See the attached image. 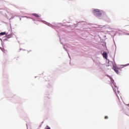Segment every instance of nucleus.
Listing matches in <instances>:
<instances>
[{
  "mask_svg": "<svg viewBox=\"0 0 129 129\" xmlns=\"http://www.w3.org/2000/svg\"><path fill=\"white\" fill-rule=\"evenodd\" d=\"M93 13L96 17H101V15H102L101 11L98 9H94Z\"/></svg>",
  "mask_w": 129,
  "mask_h": 129,
  "instance_id": "f257e3e1",
  "label": "nucleus"
},
{
  "mask_svg": "<svg viewBox=\"0 0 129 129\" xmlns=\"http://www.w3.org/2000/svg\"><path fill=\"white\" fill-rule=\"evenodd\" d=\"M113 69L117 74H118L119 73V70H120V68L113 66Z\"/></svg>",
  "mask_w": 129,
  "mask_h": 129,
  "instance_id": "f03ea898",
  "label": "nucleus"
},
{
  "mask_svg": "<svg viewBox=\"0 0 129 129\" xmlns=\"http://www.w3.org/2000/svg\"><path fill=\"white\" fill-rule=\"evenodd\" d=\"M103 57L106 59H107V53H106L105 51H104L103 53Z\"/></svg>",
  "mask_w": 129,
  "mask_h": 129,
  "instance_id": "7ed1b4c3",
  "label": "nucleus"
},
{
  "mask_svg": "<svg viewBox=\"0 0 129 129\" xmlns=\"http://www.w3.org/2000/svg\"><path fill=\"white\" fill-rule=\"evenodd\" d=\"M6 37L7 39H10V38H12V34L6 35Z\"/></svg>",
  "mask_w": 129,
  "mask_h": 129,
  "instance_id": "20e7f679",
  "label": "nucleus"
},
{
  "mask_svg": "<svg viewBox=\"0 0 129 129\" xmlns=\"http://www.w3.org/2000/svg\"><path fill=\"white\" fill-rule=\"evenodd\" d=\"M33 16H34V17H35L36 18H39V15L37 14H33Z\"/></svg>",
  "mask_w": 129,
  "mask_h": 129,
  "instance_id": "39448f33",
  "label": "nucleus"
},
{
  "mask_svg": "<svg viewBox=\"0 0 129 129\" xmlns=\"http://www.w3.org/2000/svg\"><path fill=\"white\" fill-rule=\"evenodd\" d=\"M4 35H6L5 32H1L0 33V36H4Z\"/></svg>",
  "mask_w": 129,
  "mask_h": 129,
  "instance_id": "423d86ee",
  "label": "nucleus"
},
{
  "mask_svg": "<svg viewBox=\"0 0 129 129\" xmlns=\"http://www.w3.org/2000/svg\"><path fill=\"white\" fill-rule=\"evenodd\" d=\"M45 129H51V128H50L49 126H46V127H45Z\"/></svg>",
  "mask_w": 129,
  "mask_h": 129,
  "instance_id": "0eeeda50",
  "label": "nucleus"
},
{
  "mask_svg": "<svg viewBox=\"0 0 129 129\" xmlns=\"http://www.w3.org/2000/svg\"><path fill=\"white\" fill-rule=\"evenodd\" d=\"M107 118H108V116H105V119H107Z\"/></svg>",
  "mask_w": 129,
  "mask_h": 129,
  "instance_id": "6e6552de",
  "label": "nucleus"
},
{
  "mask_svg": "<svg viewBox=\"0 0 129 129\" xmlns=\"http://www.w3.org/2000/svg\"><path fill=\"white\" fill-rule=\"evenodd\" d=\"M113 89L114 92H115V93L116 94V90H115H115H114V89Z\"/></svg>",
  "mask_w": 129,
  "mask_h": 129,
  "instance_id": "1a4fd4ad",
  "label": "nucleus"
},
{
  "mask_svg": "<svg viewBox=\"0 0 129 129\" xmlns=\"http://www.w3.org/2000/svg\"><path fill=\"white\" fill-rule=\"evenodd\" d=\"M116 96H117L118 98V96H117V94H116Z\"/></svg>",
  "mask_w": 129,
  "mask_h": 129,
  "instance_id": "9d476101",
  "label": "nucleus"
},
{
  "mask_svg": "<svg viewBox=\"0 0 129 129\" xmlns=\"http://www.w3.org/2000/svg\"><path fill=\"white\" fill-rule=\"evenodd\" d=\"M115 87V88L116 89H117V88H116V87Z\"/></svg>",
  "mask_w": 129,
  "mask_h": 129,
  "instance_id": "9b49d317",
  "label": "nucleus"
}]
</instances>
